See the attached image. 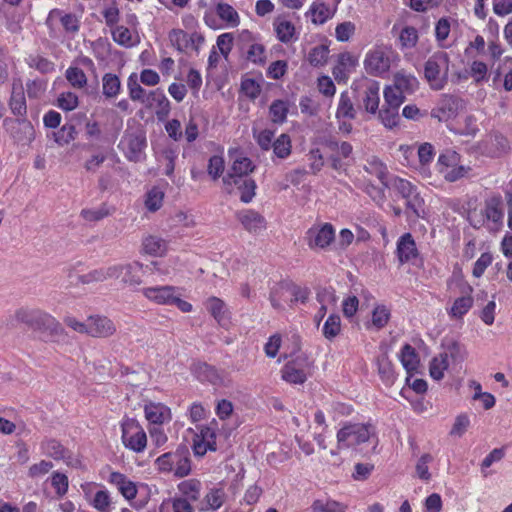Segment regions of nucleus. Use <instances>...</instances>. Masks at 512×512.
Returning <instances> with one entry per match:
<instances>
[{
	"label": "nucleus",
	"instance_id": "nucleus-1",
	"mask_svg": "<svg viewBox=\"0 0 512 512\" xmlns=\"http://www.w3.org/2000/svg\"><path fill=\"white\" fill-rule=\"evenodd\" d=\"M158 469L162 472H174L182 478L191 472L190 452L187 446H179L174 452H168L156 459Z\"/></svg>",
	"mask_w": 512,
	"mask_h": 512
},
{
	"label": "nucleus",
	"instance_id": "nucleus-2",
	"mask_svg": "<svg viewBox=\"0 0 512 512\" xmlns=\"http://www.w3.org/2000/svg\"><path fill=\"white\" fill-rule=\"evenodd\" d=\"M142 293L147 299L159 305H175L184 313H188L192 310V305L180 298L177 287L169 285L148 287L144 288Z\"/></svg>",
	"mask_w": 512,
	"mask_h": 512
},
{
	"label": "nucleus",
	"instance_id": "nucleus-3",
	"mask_svg": "<svg viewBox=\"0 0 512 512\" xmlns=\"http://www.w3.org/2000/svg\"><path fill=\"white\" fill-rule=\"evenodd\" d=\"M449 69V56L445 52L433 54L426 61L424 75L434 90H441L446 81Z\"/></svg>",
	"mask_w": 512,
	"mask_h": 512
},
{
	"label": "nucleus",
	"instance_id": "nucleus-4",
	"mask_svg": "<svg viewBox=\"0 0 512 512\" xmlns=\"http://www.w3.org/2000/svg\"><path fill=\"white\" fill-rule=\"evenodd\" d=\"M374 429L370 424L349 423L337 432V448H350L367 442Z\"/></svg>",
	"mask_w": 512,
	"mask_h": 512
},
{
	"label": "nucleus",
	"instance_id": "nucleus-5",
	"mask_svg": "<svg viewBox=\"0 0 512 512\" xmlns=\"http://www.w3.org/2000/svg\"><path fill=\"white\" fill-rule=\"evenodd\" d=\"M391 188L405 199L407 211H411L416 218L423 217L425 213L424 200L417 191L416 186L405 179L395 177L391 182Z\"/></svg>",
	"mask_w": 512,
	"mask_h": 512
},
{
	"label": "nucleus",
	"instance_id": "nucleus-6",
	"mask_svg": "<svg viewBox=\"0 0 512 512\" xmlns=\"http://www.w3.org/2000/svg\"><path fill=\"white\" fill-rule=\"evenodd\" d=\"M15 318L18 322L27 325L34 331L45 336L57 319L51 314L39 309L21 308L16 311Z\"/></svg>",
	"mask_w": 512,
	"mask_h": 512
},
{
	"label": "nucleus",
	"instance_id": "nucleus-7",
	"mask_svg": "<svg viewBox=\"0 0 512 512\" xmlns=\"http://www.w3.org/2000/svg\"><path fill=\"white\" fill-rule=\"evenodd\" d=\"M121 427L124 446L134 452H142L146 448L147 436L139 423L135 419L126 418Z\"/></svg>",
	"mask_w": 512,
	"mask_h": 512
},
{
	"label": "nucleus",
	"instance_id": "nucleus-8",
	"mask_svg": "<svg viewBox=\"0 0 512 512\" xmlns=\"http://www.w3.org/2000/svg\"><path fill=\"white\" fill-rule=\"evenodd\" d=\"M143 265L137 261L110 265V278L128 286L142 284Z\"/></svg>",
	"mask_w": 512,
	"mask_h": 512
},
{
	"label": "nucleus",
	"instance_id": "nucleus-9",
	"mask_svg": "<svg viewBox=\"0 0 512 512\" xmlns=\"http://www.w3.org/2000/svg\"><path fill=\"white\" fill-rule=\"evenodd\" d=\"M313 363L306 355H299L293 361L286 363L282 369V378L291 384H303L307 380Z\"/></svg>",
	"mask_w": 512,
	"mask_h": 512
},
{
	"label": "nucleus",
	"instance_id": "nucleus-10",
	"mask_svg": "<svg viewBox=\"0 0 512 512\" xmlns=\"http://www.w3.org/2000/svg\"><path fill=\"white\" fill-rule=\"evenodd\" d=\"M3 127L17 142H31L34 139V128L26 119L5 118Z\"/></svg>",
	"mask_w": 512,
	"mask_h": 512
},
{
	"label": "nucleus",
	"instance_id": "nucleus-11",
	"mask_svg": "<svg viewBox=\"0 0 512 512\" xmlns=\"http://www.w3.org/2000/svg\"><path fill=\"white\" fill-rule=\"evenodd\" d=\"M88 321V335L93 338H110L116 331L115 323L104 315H90Z\"/></svg>",
	"mask_w": 512,
	"mask_h": 512
},
{
	"label": "nucleus",
	"instance_id": "nucleus-12",
	"mask_svg": "<svg viewBox=\"0 0 512 512\" xmlns=\"http://www.w3.org/2000/svg\"><path fill=\"white\" fill-rule=\"evenodd\" d=\"M461 104L462 100L460 98L453 95L444 94L442 95L437 106L432 109L431 116L438 119L440 122L448 121L457 115Z\"/></svg>",
	"mask_w": 512,
	"mask_h": 512
},
{
	"label": "nucleus",
	"instance_id": "nucleus-13",
	"mask_svg": "<svg viewBox=\"0 0 512 512\" xmlns=\"http://www.w3.org/2000/svg\"><path fill=\"white\" fill-rule=\"evenodd\" d=\"M334 238L335 230L330 223H325L320 227L310 228L306 236L310 248L318 247L321 249L328 247Z\"/></svg>",
	"mask_w": 512,
	"mask_h": 512
},
{
	"label": "nucleus",
	"instance_id": "nucleus-14",
	"mask_svg": "<svg viewBox=\"0 0 512 512\" xmlns=\"http://www.w3.org/2000/svg\"><path fill=\"white\" fill-rule=\"evenodd\" d=\"M340 1L331 0V4L320 0L315 1L311 4L306 14L311 16V22L314 25H322L334 16Z\"/></svg>",
	"mask_w": 512,
	"mask_h": 512
},
{
	"label": "nucleus",
	"instance_id": "nucleus-15",
	"mask_svg": "<svg viewBox=\"0 0 512 512\" xmlns=\"http://www.w3.org/2000/svg\"><path fill=\"white\" fill-rule=\"evenodd\" d=\"M237 220L243 228L253 234H259L266 228L265 218L257 211L252 209H244L236 213Z\"/></svg>",
	"mask_w": 512,
	"mask_h": 512
},
{
	"label": "nucleus",
	"instance_id": "nucleus-16",
	"mask_svg": "<svg viewBox=\"0 0 512 512\" xmlns=\"http://www.w3.org/2000/svg\"><path fill=\"white\" fill-rule=\"evenodd\" d=\"M364 66L368 74L377 76L389 70L390 60L383 51L375 50L367 54Z\"/></svg>",
	"mask_w": 512,
	"mask_h": 512
},
{
	"label": "nucleus",
	"instance_id": "nucleus-17",
	"mask_svg": "<svg viewBox=\"0 0 512 512\" xmlns=\"http://www.w3.org/2000/svg\"><path fill=\"white\" fill-rule=\"evenodd\" d=\"M223 183L227 186L235 185L241 191L240 200L243 203H249L255 196L256 184L251 178L233 177L226 175L223 177Z\"/></svg>",
	"mask_w": 512,
	"mask_h": 512
},
{
	"label": "nucleus",
	"instance_id": "nucleus-18",
	"mask_svg": "<svg viewBox=\"0 0 512 512\" xmlns=\"http://www.w3.org/2000/svg\"><path fill=\"white\" fill-rule=\"evenodd\" d=\"M123 151L128 160L138 162L146 146V139L141 135L130 134L121 142Z\"/></svg>",
	"mask_w": 512,
	"mask_h": 512
},
{
	"label": "nucleus",
	"instance_id": "nucleus-19",
	"mask_svg": "<svg viewBox=\"0 0 512 512\" xmlns=\"http://www.w3.org/2000/svg\"><path fill=\"white\" fill-rule=\"evenodd\" d=\"M9 107L16 116H25L27 113L24 87L21 80L14 81L12 84Z\"/></svg>",
	"mask_w": 512,
	"mask_h": 512
},
{
	"label": "nucleus",
	"instance_id": "nucleus-20",
	"mask_svg": "<svg viewBox=\"0 0 512 512\" xmlns=\"http://www.w3.org/2000/svg\"><path fill=\"white\" fill-rule=\"evenodd\" d=\"M397 255L400 263H406L418 256L416 243L410 233L403 234L397 242Z\"/></svg>",
	"mask_w": 512,
	"mask_h": 512
},
{
	"label": "nucleus",
	"instance_id": "nucleus-21",
	"mask_svg": "<svg viewBox=\"0 0 512 512\" xmlns=\"http://www.w3.org/2000/svg\"><path fill=\"white\" fill-rule=\"evenodd\" d=\"M485 217L494 223H500L503 219L502 197L492 196L485 202Z\"/></svg>",
	"mask_w": 512,
	"mask_h": 512
},
{
	"label": "nucleus",
	"instance_id": "nucleus-22",
	"mask_svg": "<svg viewBox=\"0 0 512 512\" xmlns=\"http://www.w3.org/2000/svg\"><path fill=\"white\" fill-rule=\"evenodd\" d=\"M336 118H347L351 120L356 118V109L354 107L352 98L347 91H344L340 94V99L336 111Z\"/></svg>",
	"mask_w": 512,
	"mask_h": 512
},
{
	"label": "nucleus",
	"instance_id": "nucleus-23",
	"mask_svg": "<svg viewBox=\"0 0 512 512\" xmlns=\"http://www.w3.org/2000/svg\"><path fill=\"white\" fill-rule=\"evenodd\" d=\"M418 80L411 75L397 73L394 76L393 86L400 91L404 96L411 94L418 88Z\"/></svg>",
	"mask_w": 512,
	"mask_h": 512
},
{
	"label": "nucleus",
	"instance_id": "nucleus-24",
	"mask_svg": "<svg viewBox=\"0 0 512 512\" xmlns=\"http://www.w3.org/2000/svg\"><path fill=\"white\" fill-rule=\"evenodd\" d=\"M378 114L382 124L388 129H393L394 127L398 126L401 120L398 107L384 104L378 111Z\"/></svg>",
	"mask_w": 512,
	"mask_h": 512
},
{
	"label": "nucleus",
	"instance_id": "nucleus-25",
	"mask_svg": "<svg viewBox=\"0 0 512 512\" xmlns=\"http://www.w3.org/2000/svg\"><path fill=\"white\" fill-rule=\"evenodd\" d=\"M206 309L220 325H223L227 317V308L223 300L210 297L206 302Z\"/></svg>",
	"mask_w": 512,
	"mask_h": 512
},
{
	"label": "nucleus",
	"instance_id": "nucleus-26",
	"mask_svg": "<svg viewBox=\"0 0 512 512\" xmlns=\"http://www.w3.org/2000/svg\"><path fill=\"white\" fill-rule=\"evenodd\" d=\"M46 342L57 345L71 344L70 337L62 324L57 320L49 332L44 336Z\"/></svg>",
	"mask_w": 512,
	"mask_h": 512
},
{
	"label": "nucleus",
	"instance_id": "nucleus-27",
	"mask_svg": "<svg viewBox=\"0 0 512 512\" xmlns=\"http://www.w3.org/2000/svg\"><path fill=\"white\" fill-rule=\"evenodd\" d=\"M363 105L367 112L375 114L379 108V87L376 83L367 87L364 91Z\"/></svg>",
	"mask_w": 512,
	"mask_h": 512
},
{
	"label": "nucleus",
	"instance_id": "nucleus-28",
	"mask_svg": "<svg viewBox=\"0 0 512 512\" xmlns=\"http://www.w3.org/2000/svg\"><path fill=\"white\" fill-rule=\"evenodd\" d=\"M143 251L153 256H161L167 249L166 242L156 236H147L142 242Z\"/></svg>",
	"mask_w": 512,
	"mask_h": 512
},
{
	"label": "nucleus",
	"instance_id": "nucleus-29",
	"mask_svg": "<svg viewBox=\"0 0 512 512\" xmlns=\"http://www.w3.org/2000/svg\"><path fill=\"white\" fill-rule=\"evenodd\" d=\"M288 112V102L283 100H275L269 107L271 121L275 124H283L287 119Z\"/></svg>",
	"mask_w": 512,
	"mask_h": 512
},
{
	"label": "nucleus",
	"instance_id": "nucleus-30",
	"mask_svg": "<svg viewBox=\"0 0 512 512\" xmlns=\"http://www.w3.org/2000/svg\"><path fill=\"white\" fill-rule=\"evenodd\" d=\"M110 278V266L101 267L80 275L78 281L82 284L89 285L95 282H104Z\"/></svg>",
	"mask_w": 512,
	"mask_h": 512
},
{
	"label": "nucleus",
	"instance_id": "nucleus-31",
	"mask_svg": "<svg viewBox=\"0 0 512 512\" xmlns=\"http://www.w3.org/2000/svg\"><path fill=\"white\" fill-rule=\"evenodd\" d=\"M149 97L152 101L157 104L156 115L159 120H163L168 117L171 106L170 102L162 91L156 90L150 92Z\"/></svg>",
	"mask_w": 512,
	"mask_h": 512
},
{
	"label": "nucleus",
	"instance_id": "nucleus-32",
	"mask_svg": "<svg viewBox=\"0 0 512 512\" xmlns=\"http://www.w3.org/2000/svg\"><path fill=\"white\" fill-rule=\"evenodd\" d=\"M448 354L441 353L434 357L430 363V376L435 380H441L444 377V371L448 369Z\"/></svg>",
	"mask_w": 512,
	"mask_h": 512
},
{
	"label": "nucleus",
	"instance_id": "nucleus-33",
	"mask_svg": "<svg viewBox=\"0 0 512 512\" xmlns=\"http://www.w3.org/2000/svg\"><path fill=\"white\" fill-rule=\"evenodd\" d=\"M364 169L368 174L374 175L382 185L387 186V167L379 159L373 158L368 161V164L365 165Z\"/></svg>",
	"mask_w": 512,
	"mask_h": 512
},
{
	"label": "nucleus",
	"instance_id": "nucleus-34",
	"mask_svg": "<svg viewBox=\"0 0 512 512\" xmlns=\"http://www.w3.org/2000/svg\"><path fill=\"white\" fill-rule=\"evenodd\" d=\"M401 362L407 372L416 370L419 364V359L415 349L410 344H405L402 347L400 354Z\"/></svg>",
	"mask_w": 512,
	"mask_h": 512
},
{
	"label": "nucleus",
	"instance_id": "nucleus-35",
	"mask_svg": "<svg viewBox=\"0 0 512 512\" xmlns=\"http://www.w3.org/2000/svg\"><path fill=\"white\" fill-rule=\"evenodd\" d=\"M341 331V319L338 314H331L323 325V336L327 340H333Z\"/></svg>",
	"mask_w": 512,
	"mask_h": 512
},
{
	"label": "nucleus",
	"instance_id": "nucleus-36",
	"mask_svg": "<svg viewBox=\"0 0 512 512\" xmlns=\"http://www.w3.org/2000/svg\"><path fill=\"white\" fill-rule=\"evenodd\" d=\"M216 13L219 18L232 26L239 24V15L237 11L229 4L219 2L216 6Z\"/></svg>",
	"mask_w": 512,
	"mask_h": 512
},
{
	"label": "nucleus",
	"instance_id": "nucleus-37",
	"mask_svg": "<svg viewBox=\"0 0 512 512\" xmlns=\"http://www.w3.org/2000/svg\"><path fill=\"white\" fill-rule=\"evenodd\" d=\"M225 500V493L222 489H211L205 496V505L200 509L205 510H217L219 509Z\"/></svg>",
	"mask_w": 512,
	"mask_h": 512
},
{
	"label": "nucleus",
	"instance_id": "nucleus-38",
	"mask_svg": "<svg viewBox=\"0 0 512 512\" xmlns=\"http://www.w3.org/2000/svg\"><path fill=\"white\" fill-rule=\"evenodd\" d=\"M43 451L49 457L55 460L65 459L67 457L68 450H66L60 442L55 439H50L42 444Z\"/></svg>",
	"mask_w": 512,
	"mask_h": 512
},
{
	"label": "nucleus",
	"instance_id": "nucleus-39",
	"mask_svg": "<svg viewBox=\"0 0 512 512\" xmlns=\"http://www.w3.org/2000/svg\"><path fill=\"white\" fill-rule=\"evenodd\" d=\"M291 147V139L285 133L281 134L272 144L274 154L282 159L290 155Z\"/></svg>",
	"mask_w": 512,
	"mask_h": 512
},
{
	"label": "nucleus",
	"instance_id": "nucleus-40",
	"mask_svg": "<svg viewBox=\"0 0 512 512\" xmlns=\"http://www.w3.org/2000/svg\"><path fill=\"white\" fill-rule=\"evenodd\" d=\"M275 31L279 41L282 43H288L295 34V26L290 21H276Z\"/></svg>",
	"mask_w": 512,
	"mask_h": 512
},
{
	"label": "nucleus",
	"instance_id": "nucleus-41",
	"mask_svg": "<svg viewBox=\"0 0 512 512\" xmlns=\"http://www.w3.org/2000/svg\"><path fill=\"white\" fill-rule=\"evenodd\" d=\"M391 187V183L387 182V186L382 185L376 186L372 184L370 181L365 185V192L370 196V198L379 206H382L386 201L385 191L387 188Z\"/></svg>",
	"mask_w": 512,
	"mask_h": 512
},
{
	"label": "nucleus",
	"instance_id": "nucleus-42",
	"mask_svg": "<svg viewBox=\"0 0 512 512\" xmlns=\"http://www.w3.org/2000/svg\"><path fill=\"white\" fill-rule=\"evenodd\" d=\"M103 94L108 97L112 98L115 97L120 90V80L117 75L112 73H106L103 76Z\"/></svg>",
	"mask_w": 512,
	"mask_h": 512
},
{
	"label": "nucleus",
	"instance_id": "nucleus-43",
	"mask_svg": "<svg viewBox=\"0 0 512 512\" xmlns=\"http://www.w3.org/2000/svg\"><path fill=\"white\" fill-rule=\"evenodd\" d=\"M254 170V166L252 161L247 157H241L234 161L232 165V172L227 175H231L233 177H244L248 175V173Z\"/></svg>",
	"mask_w": 512,
	"mask_h": 512
},
{
	"label": "nucleus",
	"instance_id": "nucleus-44",
	"mask_svg": "<svg viewBox=\"0 0 512 512\" xmlns=\"http://www.w3.org/2000/svg\"><path fill=\"white\" fill-rule=\"evenodd\" d=\"M473 305V298L471 296H462L457 298L451 307V315L455 318H462Z\"/></svg>",
	"mask_w": 512,
	"mask_h": 512
},
{
	"label": "nucleus",
	"instance_id": "nucleus-45",
	"mask_svg": "<svg viewBox=\"0 0 512 512\" xmlns=\"http://www.w3.org/2000/svg\"><path fill=\"white\" fill-rule=\"evenodd\" d=\"M281 288H284V290L289 291L291 293V295L293 296L292 302L300 301L302 303H305L310 295L309 288L300 287L294 283H281Z\"/></svg>",
	"mask_w": 512,
	"mask_h": 512
},
{
	"label": "nucleus",
	"instance_id": "nucleus-46",
	"mask_svg": "<svg viewBox=\"0 0 512 512\" xmlns=\"http://www.w3.org/2000/svg\"><path fill=\"white\" fill-rule=\"evenodd\" d=\"M200 483L197 480H188L184 481L179 485V490L184 495L183 498L188 499V501H196L198 500Z\"/></svg>",
	"mask_w": 512,
	"mask_h": 512
},
{
	"label": "nucleus",
	"instance_id": "nucleus-47",
	"mask_svg": "<svg viewBox=\"0 0 512 512\" xmlns=\"http://www.w3.org/2000/svg\"><path fill=\"white\" fill-rule=\"evenodd\" d=\"M111 214L106 204H102L97 209H83L80 213L81 217L90 222H96L104 219Z\"/></svg>",
	"mask_w": 512,
	"mask_h": 512
},
{
	"label": "nucleus",
	"instance_id": "nucleus-48",
	"mask_svg": "<svg viewBox=\"0 0 512 512\" xmlns=\"http://www.w3.org/2000/svg\"><path fill=\"white\" fill-rule=\"evenodd\" d=\"M329 50L325 45L314 47L308 55L309 63L313 66H322L327 62Z\"/></svg>",
	"mask_w": 512,
	"mask_h": 512
},
{
	"label": "nucleus",
	"instance_id": "nucleus-49",
	"mask_svg": "<svg viewBox=\"0 0 512 512\" xmlns=\"http://www.w3.org/2000/svg\"><path fill=\"white\" fill-rule=\"evenodd\" d=\"M66 79L76 88H82L87 83V77L82 69L78 67H69L66 70Z\"/></svg>",
	"mask_w": 512,
	"mask_h": 512
},
{
	"label": "nucleus",
	"instance_id": "nucleus-50",
	"mask_svg": "<svg viewBox=\"0 0 512 512\" xmlns=\"http://www.w3.org/2000/svg\"><path fill=\"white\" fill-rule=\"evenodd\" d=\"M390 319V310L385 305H378L372 312L373 325L381 329L385 327Z\"/></svg>",
	"mask_w": 512,
	"mask_h": 512
},
{
	"label": "nucleus",
	"instance_id": "nucleus-51",
	"mask_svg": "<svg viewBox=\"0 0 512 512\" xmlns=\"http://www.w3.org/2000/svg\"><path fill=\"white\" fill-rule=\"evenodd\" d=\"M163 198L164 193L159 188H152L147 193V198L145 200L146 208L151 212L157 211L162 206Z\"/></svg>",
	"mask_w": 512,
	"mask_h": 512
},
{
	"label": "nucleus",
	"instance_id": "nucleus-52",
	"mask_svg": "<svg viewBox=\"0 0 512 512\" xmlns=\"http://www.w3.org/2000/svg\"><path fill=\"white\" fill-rule=\"evenodd\" d=\"M127 86L129 90V96L133 101L144 102V89L139 84L136 73H132L128 77Z\"/></svg>",
	"mask_w": 512,
	"mask_h": 512
},
{
	"label": "nucleus",
	"instance_id": "nucleus-53",
	"mask_svg": "<svg viewBox=\"0 0 512 512\" xmlns=\"http://www.w3.org/2000/svg\"><path fill=\"white\" fill-rule=\"evenodd\" d=\"M385 105L400 108L405 101V96L398 91L393 85L387 86L384 90Z\"/></svg>",
	"mask_w": 512,
	"mask_h": 512
},
{
	"label": "nucleus",
	"instance_id": "nucleus-54",
	"mask_svg": "<svg viewBox=\"0 0 512 512\" xmlns=\"http://www.w3.org/2000/svg\"><path fill=\"white\" fill-rule=\"evenodd\" d=\"M356 26L351 21H345L336 26L335 36L339 42H347L354 35Z\"/></svg>",
	"mask_w": 512,
	"mask_h": 512
},
{
	"label": "nucleus",
	"instance_id": "nucleus-55",
	"mask_svg": "<svg viewBox=\"0 0 512 512\" xmlns=\"http://www.w3.org/2000/svg\"><path fill=\"white\" fill-rule=\"evenodd\" d=\"M55 141L59 145H65L68 144L70 141L75 139L76 130L74 125L72 124H65L61 127L60 130L53 133Z\"/></svg>",
	"mask_w": 512,
	"mask_h": 512
},
{
	"label": "nucleus",
	"instance_id": "nucleus-56",
	"mask_svg": "<svg viewBox=\"0 0 512 512\" xmlns=\"http://www.w3.org/2000/svg\"><path fill=\"white\" fill-rule=\"evenodd\" d=\"M400 43L404 48H413L418 41V32L415 27L406 26L399 36Z\"/></svg>",
	"mask_w": 512,
	"mask_h": 512
},
{
	"label": "nucleus",
	"instance_id": "nucleus-57",
	"mask_svg": "<svg viewBox=\"0 0 512 512\" xmlns=\"http://www.w3.org/2000/svg\"><path fill=\"white\" fill-rule=\"evenodd\" d=\"M487 72L488 67L484 62L475 60L471 63L469 74L476 84H480L486 80Z\"/></svg>",
	"mask_w": 512,
	"mask_h": 512
},
{
	"label": "nucleus",
	"instance_id": "nucleus-58",
	"mask_svg": "<svg viewBox=\"0 0 512 512\" xmlns=\"http://www.w3.org/2000/svg\"><path fill=\"white\" fill-rule=\"evenodd\" d=\"M146 419L153 424H161L164 421V408L150 404L145 406Z\"/></svg>",
	"mask_w": 512,
	"mask_h": 512
},
{
	"label": "nucleus",
	"instance_id": "nucleus-59",
	"mask_svg": "<svg viewBox=\"0 0 512 512\" xmlns=\"http://www.w3.org/2000/svg\"><path fill=\"white\" fill-rule=\"evenodd\" d=\"M458 156L455 151H447L439 156L437 162V168L439 172L442 174L448 170L449 167H452L457 164Z\"/></svg>",
	"mask_w": 512,
	"mask_h": 512
},
{
	"label": "nucleus",
	"instance_id": "nucleus-60",
	"mask_svg": "<svg viewBox=\"0 0 512 512\" xmlns=\"http://www.w3.org/2000/svg\"><path fill=\"white\" fill-rule=\"evenodd\" d=\"M432 460L433 457L429 453H425L419 458L416 464V473L420 479L427 481L431 478V474L428 470V464L432 462Z\"/></svg>",
	"mask_w": 512,
	"mask_h": 512
},
{
	"label": "nucleus",
	"instance_id": "nucleus-61",
	"mask_svg": "<svg viewBox=\"0 0 512 512\" xmlns=\"http://www.w3.org/2000/svg\"><path fill=\"white\" fill-rule=\"evenodd\" d=\"M58 106L66 111H72L78 106V97L72 92H63L58 97Z\"/></svg>",
	"mask_w": 512,
	"mask_h": 512
},
{
	"label": "nucleus",
	"instance_id": "nucleus-62",
	"mask_svg": "<svg viewBox=\"0 0 512 512\" xmlns=\"http://www.w3.org/2000/svg\"><path fill=\"white\" fill-rule=\"evenodd\" d=\"M112 36H113V40L116 43H118L119 45L127 46V47L132 45L131 32L128 28H126L124 26H117L112 31Z\"/></svg>",
	"mask_w": 512,
	"mask_h": 512
},
{
	"label": "nucleus",
	"instance_id": "nucleus-63",
	"mask_svg": "<svg viewBox=\"0 0 512 512\" xmlns=\"http://www.w3.org/2000/svg\"><path fill=\"white\" fill-rule=\"evenodd\" d=\"M224 171V159L214 155L209 159L208 173L214 179H218Z\"/></svg>",
	"mask_w": 512,
	"mask_h": 512
},
{
	"label": "nucleus",
	"instance_id": "nucleus-64",
	"mask_svg": "<svg viewBox=\"0 0 512 512\" xmlns=\"http://www.w3.org/2000/svg\"><path fill=\"white\" fill-rule=\"evenodd\" d=\"M314 512H344L343 507L335 501H328L323 503L319 500L313 503Z\"/></svg>",
	"mask_w": 512,
	"mask_h": 512
}]
</instances>
